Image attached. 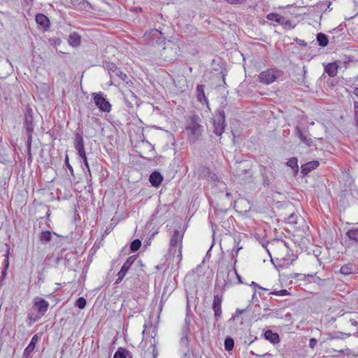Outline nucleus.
<instances>
[{"mask_svg":"<svg viewBox=\"0 0 358 358\" xmlns=\"http://www.w3.org/2000/svg\"><path fill=\"white\" fill-rule=\"evenodd\" d=\"M201 119L196 115H194L190 117V121L187 127L188 134V140L191 143H194L197 141L203 133V127L200 124Z\"/></svg>","mask_w":358,"mask_h":358,"instance_id":"nucleus-1","label":"nucleus"},{"mask_svg":"<svg viewBox=\"0 0 358 358\" xmlns=\"http://www.w3.org/2000/svg\"><path fill=\"white\" fill-rule=\"evenodd\" d=\"M182 238L183 233L175 230L170 240L169 254L173 257L176 256L178 262L182 259Z\"/></svg>","mask_w":358,"mask_h":358,"instance_id":"nucleus-2","label":"nucleus"},{"mask_svg":"<svg viewBox=\"0 0 358 358\" xmlns=\"http://www.w3.org/2000/svg\"><path fill=\"white\" fill-rule=\"evenodd\" d=\"M190 320L185 318V322L180 329V346L182 349L185 355L189 354L190 348Z\"/></svg>","mask_w":358,"mask_h":358,"instance_id":"nucleus-3","label":"nucleus"},{"mask_svg":"<svg viewBox=\"0 0 358 358\" xmlns=\"http://www.w3.org/2000/svg\"><path fill=\"white\" fill-rule=\"evenodd\" d=\"M283 75V71L278 69H267L262 71L259 76V80L260 83L268 85Z\"/></svg>","mask_w":358,"mask_h":358,"instance_id":"nucleus-4","label":"nucleus"},{"mask_svg":"<svg viewBox=\"0 0 358 358\" xmlns=\"http://www.w3.org/2000/svg\"><path fill=\"white\" fill-rule=\"evenodd\" d=\"M106 69L108 70V73L110 77V82L112 83V80L114 81H117L118 80H122L127 83L129 82L128 76L122 72L120 68H118L113 63H107L106 64Z\"/></svg>","mask_w":358,"mask_h":358,"instance_id":"nucleus-5","label":"nucleus"},{"mask_svg":"<svg viewBox=\"0 0 358 358\" xmlns=\"http://www.w3.org/2000/svg\"><path fill=\"white\" fill-rule=\"evenodd\" d=\"M24 127L27 134V144L30 147L32 142V133L34 129L33 110L30 107L27 108L24 114Z\"/></svg>","mask_w":358,"mask_h":358,"instance_id":"nucleus-6","label":"nucleus"},{"mask_svg":"<svg viewBox=\"0 0 358 358\" xmlns=\"http://www.w3.org/2000/svg\"><path fill=\"white\" fill-rule=\"evenodd\" d=\"M225 129V116L224 110L219 113L213 120V132L217 136H221Z\"/></svg>","mask_w":358,"mask_h":358,"instance_id":"nucleus-7","label":"nucleus"},{"mask_svg":"<svg viewBox=\"0 0 358 358\" xmlns=\"http://www.w3.org/2000/svg\"><path fill=\"white\" fill-rule=\"evenodd\" d=\"M176 47L169 43L163 47L160 52V57L166 62L174 61L176 59Z\"/></svg>","mask_w":358,"mask_h":358,"instance_id":"nucleus-8","label":"nucleus"},{"mask_svg":"<svg viewBox=\"0 0 358 358\" xmlns=\"http://www.w3.org/2000/svg\"><path fill=\"white\" fill-rule=\"evenodd\" d=\"M93 99L95 105L99 108L101 111L110 112L111 110V105L106 98L103 97V94L93 93Z\"/></svg>","mask_w":358,"mask_h":358,"instance_id":"nucleus-9","label":"nucleus"},{"mask_svg":"<svg viewBox=\"0 0 358 358\" xmlns=\"http://www.w3.org/2000/svg\"><path fill=\"white\" fill-rule=\"evenodd\" d=\"M34 306L39 314L44 315L48 310L49 303L43 298L37 296L34 299Z\"/></svg>","mask_w":358,"mask_h":358,"instance_id":"nucleus-10","label":"nucleus"},{"mask_svg":"<svg viewBox=\"0 0 358 358\" xmlns=\"http://www.w3.org/2000/svg\"><path fill=\"white\" fill-rule=\"evenodd\" d=\"M222 296L219 295H215L213 303V309L214 310L215 317L218 320L222 315Z\"/></svg>","mask_w":358,"mask_h":358,"instance_id":"nucleus-11","label":"nucleus"},{"mask_svg":"<svg viewBox=\"0 0 358 358\" xmlns=\"http://www.w3.org/2000/svg\"><path fill=\"white\" fill-rule=\"evenodd\" d=\"M198 173L200 178H206L208 180L215 182L217 177L215 173L212 172L209 168L206 166H201L198 169Z\"/></svg>","mask_w":358,"mask_h":358,"instance_id":"nucleus-12","label":"nucleus"},{"mask_svg":"<svg viewBox=\"0 0 358 358\" xmlns=\"http://www.w3.org/2000/svg\"><path fill=\"white\" fill-rule=\"evenodd\" d=\"M261 174L263 178V185L268 187L271 184V180L274 178V175L272 171H270L266 166H263L261 169Z\"/></svg>","mask_w":358,"mask_h":358,"instance_id":"nucleus-13","label":"nucleus"},{"mask_svg":"<svg viewBox=\"0 0 358 358\" xmlns=\"http://www.w3.org/2000/svg\"><path fill=\"white\" fill-rule=\"evenodd\" d=\"M163 180V176L158 171H153L150 177L149 181L153 187H159Z\"/></svg>","mask_w":358,"mask_h":358,"instance_id":"nucleus-14","label":"nucleus"},{"mask_svg":"<svg viewBox=\"0 0 358 358\" xmlns=\"http://www.w3.org/2000/svg\"><path fill=\"white\" fill-rule=\"evenodd\" d=\"M319 166V162L316 160L308 162L303 164L301 167V173L306 176L311 171L314 170Z\"/></svg>","mask_w":358,"mask_h":358,"instance_id":"nucleus-15","label":"nucleus"},{"mask_svg":"<svg viewBox=\"0 0 358 358\" xmlns=\"http://www.w3.org/2000/svg\"><path fill=\"white\" fill-rule=\"evenodd\" d=\"M295 134L300 139V141L306 144L307 146L310 147L313 145V141L310 138L307 137L300 129L299 127H296L295 128Z\"/></svg>","mask_w":358,"mask_h":358,"instance_id":"nucleus-16","label":"nucleus"},{"mask_svg":"<svg viewBox=\"0 0 358 358\" xmlns=\"http://www.w3.org/2000/svg\"><path fill=\"white\" fill-rule=\"evenodd\" d=\"M36 21L44 30H47L49 28L50 21L45 15L41 13L37 14L36 15Z\"/></svg>","mask_w":358,"mask_h":358,"instance_id":"nucleus-17","label":"nucleus"},{"mask_svg":"<svg viewBox=\"0 0 358 358\" xmlns=\"http://www.w3.org/2000/svg\"><path fill=\"white\" fill-rule=\"evenodd\" d=\"M350 333H344L342 331H334L328 334L327 340H344L351 336Z\"/></svg>","mask_w":358,"mask_h":358,"instance_id":"nucleus-18","label":"nucleus"},{"mask_svg":"<svg viewBox=\"0 0 358 358\" xmlns=\"http://www.w3.org/2000/svg\"><path fill=\"white\" fill-rule=\"evenodd\" d=\"M196 99L201 103H208V99L204 93V85H199L196 87Z\"/></svg>","mask_w":358,"mask_h":358,"instance_id":"nucleus-19","label":"nucleus"},{"mask_svg":"<svg viewBox=\"0 0 358 358\" xmlns=\"http://www.w3.org/2000/svg\"><path fill=\"white\" fill-rule=\"evenodd\" d=\"M135 259H136V256H134V255L131 256L129 258H127V259L124 263V264L122 265V266L119 272L126 275L128 271L131 268V265L134 264Z\"/></svg>","mask_w":358,"mask_h":358,"instance_id":"nucleus-20","label":"nucleus"},{"mask_svg":"<svg viewBox=\"0 0 358 358\" xmlns=\"http://www.w3.org/2000/svg\"><path fill=\"white\" fill-rule=\"evenodd\" d=\"M264 337L266 340L271 343L275 344L279 343L280 337L277 333L273 332L271 330H267L264 333Z\"/></svg>","mask_w":358,"mask_h":358,"instance_id":"nucleus-21","label":"nucleus"},{"mask_svg":"<svg viewBox=\"0 0 358 358\" xmlns=\"http://www.w3.org/2000/svg\"><path fill=\"white\" fill-rule=\"evenodd\" d=\"M74 146L78 153L85 150L83 138L80 134H76Z\"/></svg>","mask_w":358,"mask_h":358,"instance_id":"nucleus-22","label":"nucleus"},{"mask_svg":"<svg viewBox=\"0 0 358 358\" xmlns=\"http://www.w3.org/2000/svg\"><path fill=\"white\" fill-rule=\"evenodd\" d=\"M325 72L330 76L334 77L338 72V65L334 63H329L325 66Z\"/></svg>","mask_w":358,"mask_h":358,"instance_id":"nucleus-23","label":"nucleus"},{"mask_svg":"<svg viewBox=\"0 0 358 358\" xmlns=\"http://www.w3.org/2000/svg\"><path fill=\"white\" fill-rule=\"evenodd\" d=\"M69 43L73 47H78L80 44V36L78 34L73 32L69 36Z\"/></svg>","mask_w":358,"mask_h":358,"instance_id":"nucleus-24","label":"nucleus"},{"mask_svg":"<svg viewBox=\"0 0 358 358\" xmlns=\"http://www.w3.org/2000/svg\"><path fill=\"white\" fill-rule=\"evenodd\" d=\"M227 282H226V280L224 279V273L222 272L218 273L217 274L215 286L221 287L222 289H224V287L227 286Z\"/></svg>","mask_w":358,"mask_h":358,"instance_id":"nucleus-25","label":"nucleus"},{"mask_svg":"<svg viewBox=\"0 0 358 358\" xmlns=\"http://www.w3.org/2000/svg\"><path fill=\"white\" fill-rule=\"evenodd\" d=\"M317 41L318 42L319 45L322 47H325L328 45L329 43V38L328 36L323 34V33H319L317 34Z\"/></svg>","mask_w":358,"mask_h":358,"instance_id":"nucleus-26","label":"nucleus"},{"mask_svg":"<svg viewBox=\"0 0 358 358\" xmlns=\"http://www.w3.org/2000/svg\"><path fill=\"white\" fill-rule=\"evenodd\" d=\"M38 337L37 335H34L32 337L29 344L24 350V355L25 354L29 355V353L33 352V350H34V348H35L36 343L38 341Z\"/></svg>","mask_w":358,"mask_h":358,"instance_id":"nucleus-27","label":"nucleus"},{"mask_svg":"<svg viewBox=\"0 0 358 358\" xmlns=\"http://www.w3.org/2000/svg\"><path fill=\"white\" fill-rule=\"evenodd\" d=\"M287 166L290 167L295 173H298L299 166L298 159L296 157H292L287 162Z\"/></svg>","mask_w":358,"mask_h":358,"instance_id":"nucleus-28","label":"nucleus"},{"mask_svg":"<svg viewBox=\"0 0 358 358\" xmlns=\"http://www.w3.org/2000/svg\"><path fill=\"white\" fill-rule=\"evenodd\" d=\"M346 236L350 241L358 243V228L349 230Z\"/></svg>","mask_w":358,"mask_h":358,"instance_id":"nucleus-29","label":"nucleus"},{"mask_svg":"<svg viewBox=\"0 0 358 358\" xmlns=\"http://www.w3.org/2000/svg\"><path fill=\"white\" fill-rule=\"evenodd\" d=\"M287 257L289 256V258L283 257L281 259L282 263H281L280 266H288L291 265L294 262V261L296 260V256L294 255H287Z\"/></svg>","mask_w":358,"mask_h":358,"instance_id":"nucleus-30","label":"nucleus"},{"mask_svg":"<svg viewBox=\"0 0 358 358\" xmlns=\"http://www.w3.org/2000/svg\"><path fill=\"white\" fill-rule=\"evenodd\" d=\"M52 239V233L50 231H43L40 235V241L43 243H47Z\"/></svg>","mask_w":358,"mask_h":358,"instance_id":"nucleus-31","label":"nucleus"},{"mask_svg":"<svg viewBox=\"0 0 358 358\" xmlns=\"http://www.w3.org/2000/svg\"><path fill=\"white\" fill-rule=\"evenodd\" d=\"M234 346V341L231 337H227L224 340V348L227 351H231Z\"/></svg>","mask_w":358,"mask_h":358,"instance_id":"nucleus-32","label":"nucleus"},{"mask_svg":"<svg viewBox=\"0 0 358 358\" xmlns=\"http://www.w3.org/2000/svg\"><path fill=\"white\" fill-rule=\"evenodd\" d=\"M340 272L345 275H349L353 272V266L352 264L344 265L341 266Z\"/></svg>","mask_w":358,"mask_h":358,"instance_id":"nucleus-33","label":"nucleus"},{"mask_svg":"<svg viewBox=\"0 0 358 358\" xmlns=\"http://www.w3.org/2000/svg\"><path fill=\"white\" fill-rule=\"evenodd\" d=\"M129 352L123 348H118V350L115 352L113 358H127V354Z\"/></svg>","mask_w":358,"mask_h":358,"instance_id":"nucleus-34","label":"nucleus"},{"mask_svg":"<svg viewBox=\"0 0 358 358\" xmlns=\"http://www.w3.org/2000/svg\"><path fill=\"white\" fill-rule=\"evenodd\" d=\"M141 246V241L139 239H135L130 245V249L132 252L137 251Z\"/></svg>","mask_w":358,"mask_h":358,"instance_id":"nucleus-35","label":"nucleus"},{"mask_svg":"<svg viewBox=\"0 0 358 358\" xmlns=\"http://www.w3.org/2000/svg\"><path fill=\"white\" fill-rule=\"evenodd\" d=\"M281 17L282 15H280L277 13H271L267 15V19L268 20H271V21H275L278 23H279L280 19H281Z\"/></svg>","mask_w":358,"mask_h":358,"instance_id":"nucleus-36","label":"nucleus"},{"mask_svg":"<svg viewBox=\"0 0 358 358\" xmlns=\"http://www.w3.org/2000/svg\"><path fill=\"white\" fill-rule=\"evenodd\" d=\"M279 24L283 25L285 27H288L289 28H294V25L292 24V22L289 20H287L285 17L282 16L281 19L279 22Z\"/></svg>","mask_w":358,"mask_h":358,"instance_id":"nucleus-37","label":"nucleus"},{"mask_svg":"<svg viewBox=\"0 0 358 358\" xmlns=\"http://www.w3.org/2000/svg\"><path fill=\"white\" fill-rule=\"evenodd\" d=\"M87 304V301L85 298L79 297L76 301V306L80 309H83Z\"/></svg>","mask_w":358,"mask_h":358,"instance_id":"nucleus-38","label":"nucleus"},{"mask_svg":"<svg viewBox=\"0 0 358 358\" xmlns=\"http://www.w3.org/2000/svg\"><path fill=\"white\" fill-rule=\"evenodd\" d=\"M270 294L284 296L289 295V292L287 289H281L279 291H273L270 293Z\"/></svg>","mask_w":358,"mask_h":358,"instance_id":"nucleus-39","label":"nucleus"},{"mask_svg":"<svg viewBox=\"0 0 358 358\" xmlns=\"http://www.w3.org/2000/svg\"><path fill=\"white\" fill-rule=\"evenodd\" d=\"M296 217L297 215L295 213H292L287 217V222L291 224H296Z\"/></svg>","mask_w":358,"mask_h":358,"instance_id":"nucleus-40","label":"nucleus"},{"mask_svg":"<svg viewBox=\"0 0 358 358\" xmlns=\"http://www.w3.org/2000/svg\"><path fill=\"white\" fill-rule=\"evenodd\" d=\"M124 277H125V275L118 272L117 278L116 281L115 282V285L120 284L122 281V280L124 279Z\"/></svg>","mask_w":358,"mask_h":358,"instance_id":"nucleus-41","label":"nucleus"},{"mask_svg":"<svg viewBox=\"0 0 358 358\" xmlns=\"http://www.w3.org/2000/svg\"><path fill=\"white\" fill-rule=\"evenodd\" d=\"M236 262H237V260H236V259H235V260H234V273H235V274H236V278H237V279H238V282H239L240 283H243V282H242V280H241V275L238 273L237 270H236Z\"/></svg>","mask_w":358,"mask_h":358,"instance_id":"nucleus-42","label":"nucleus"},{"mask_svg":"<svg viewBox=\"0 0 358 358\" xmlns=\"http://www.w3.org/2000/svg\"><path fill=\"white\" fill-rule=\"evenodd\" d=\"M65 164L68 168V169L69 170V171L71 173V174H73V167L71 166V164H69V157H68V155H66V159H65Z\"/></svg>","mask_w":358,"mask_h":358,"instance_id":"nucleus-43","label":"nucleus"},{"mask_svg":"<svg viewBox=\"0 0 358 358\" xmlns=\"http://www.w3.org/2000/svg\"><path fill=\"white\" fill-rule=\"evenodd\" d=\"M227 3L231 4H241L245 1V0H225Z\"/></svg>","mask_w":358,"mask_h":358,"instance_id":"nucleus-44","label":"nucleus"},{"mask_svg":"<svg viewBox=\"0 0 358 358\" xmlns=\"http://www.w3.org/2000/svg\"><path fill=\"white\" fill-rule=\"evenodd\" d=\"M27 155H28L27 160H28V162H32V155L31 153V145L30 147H29L28 144L27 143Z\"/></svg>","mask_w":358,"mask_h":358,"instance_id":"nucleus-45","label":"nucleus"},{"mask_svg":"<svg viewBox=\"0 0 358 358\" xmlns=\"http://www.w3.org/2000/svg\"><path fill=\"white\" fill-rule=\"evenodd\" d=\"M317 343V341L315 338H310L309 341V347L310 348L313 349L315 347Z\"/></svg>","mask_w":358,"mask_h":358,"instance_id":"nucleus-46","label":"nucleus"},{"mask_svg":"<svg viewBox=\"0 0 358 358\" xmlns=\"http://www.w3.org/2000/svg\"><path fill=\"white\" fill-rule=\"evenodd\" d=\"M251 287H252L254 289H262V290H268L267 289L259 285L257 283H256L255 282H252L251 285H250Z\"/></svg>","mask_w":358,"mask_h":358,"instance_id":"nucleus-47","label":"nucleus"},{"mask_svg":"<svg viewBox=\"0 0 358 358\" xmlns=\"http://www.w3.org/2000/svg\"><path fill=\"white\" fill-rule=\"evenodd\" d=\"M251 354L253 355L257 356V357H264V356H265L267 354V352H262V353H257V352H255L254 351H251Z\"/></svg>","mask_w":358,"mask_h":358,"instance_id":"nucleus-48","label":"nucleus"},{"mask_svg":"<svg viewBox=\"0 0 358 358\" xmlns=\"http://www.w3.org/2000/svg\"><path fill=\"white\" fill-rule=\"evenodd\" d=\"M78 155L83 159V160H85L87 158L85 151H83L82 152H78Z\"/></svg>","mask_w":358,"mask_h":358,"instance_id":"nucleus-49","label":"nucleus"},{"mask_svg":"<svg viewBox=\"0 0 358 358\" xmlns=\"http://www.w3.org/2000/svg\"><path fill=\"white\" fill-rule=\"evenodd\" d=\"M350 323L352 325V326H357V322L356 321V320L355 319H350Z\"/></svg>","mask_w":358,"mask_h":358,"instance_id":"nucleus-50","label":"nucleus"},{"mask_svg":"<svg viewBox=\"0 0 358 358\" xmlns=\"http://www.w3.org/2000/svg\"><path fill=\"white\" fill-rule=\"evenodd\" d=\"M252 301L253 302H258V301H258V299H257V296H256V291H255V292H254V294H253V295H252Z\"/></svg>","mask_w":358,"mask_h":358,"instance_id":"nucleus-51","label":"nucleus"},{"mask_svg":"<svg viewBox=\"0 0 358 358\" xmlns=\"http://www.w3.org/2000/svg\"><path fill=\"white\" fill-rule=\"evenodd\" d=\"M151 347L152 348V354H153V356H154V358H155V356H156V353H155V351H156L155 344V343H151Z\"/></svg>","mask_w":358,"mask_h":358,"instance_id":"nucleus-52","label":"nucleus"},{"mask_svg":"<svg viewBox=\"0 0 358 358\" xmlns=\"http://www.w3.org/2000/svg\"><path fill=\"white\" fill-rule=\"evenodd\" d=\"M83 162H84L85 166L87 169L88 171H90V166H89V164L87 162V159H86L85 160H83Z\"/></svg>","mask_w":358,"mask_h":358,"instance_id":"nucleus-53","label":"nucleus"},{"mask_svg":"<svg viewBox=\"0 0 358 358\" xmlns=\"http://www.w3.org/2000/svg\"><path fill=\"white\" fill-rule=\"evenodd\" d=\"M245 311V309H237L236 313L240 315V314L243 313Z\"/></svg>","mask_w":358,"mask_h":358,"instance_id":"nucleus-54","label":"nucleus"},{"mask_svg":"<svg viewBox=\"0 0 358 358\" xmlns=\"http://www.w3.org/2000/svg\"><path fill=\"white\" fill-rule=\"evenodd\" d=\"M27 4H32L34 0H24Z\"/></svg>","mask_w":358,"mask_h":358,"instance_id":"nucleus-55","label":"nucleus"},{"mask_svg":"<svg viewBox=\"0 0 358 358\" xmlns=\"http://www.w3.org/2000/svg\"><path fill=\"white\" fill-rule=\"evenodd\" d=\"M353 93L358 97V87H355Z\"/></svg>","mask_w":358,"mask_h":358,"instance_id":"nucleus-56","label":"nucleus"},{"mask_svg":"<svg viewBox=\"0 0 358 358\" xmlns=\"http://www.w3.org/2000/svg\"><path fill=\"white\" fill-rule=\"evenodd\" d=\"M241 249H242V247H238V248H237L236 251V255H238V251H239Z\"/></svg>","mask_w":358,"mask_h":358,"instance_id":"nucleus-57","label":"nucleus"},{"mask_svg":"<svg viewBox=\"0 0 358 358\" xmlns=\"http://www.w3.org/2000/svg\"><path fill=\"white\" fill-rule=\"evenodd\" d=\"M42 282L43 281V278L41 276H38V282L37 283H39L40 282Z\"/></svg>","mask_w":358,"mask_h":358,"instance_id":"nucleus-58","label":"nucleus"},{"mask_svg":"<svg viewBox=\"0 0 358 358\" xmlns=\"http://www.w3.org/2000/svg\"><path fill=\"white\" fill-rule=\"evenodd\" d=\"M306 73V71L303 68V80L305 79Z\"/></svg>","mask_w":358,"mask_h":358,"instance_id":"nucleus-59","label":"nucleus"},{"mask_svg":"<svg viewBox=\"0 0 358 358\" xmlns=\"http://www.w3.org/2000/svg\"><path fill=\"white\" fill-rule=\"evenodd\" d=\"M301 44L304 45H306V43L304 42V41H302V42H301Z\"/></svg>","mask_w":358,"mask_h":358,"instance_id":"nucleus-60","label":"nucleus"},{"mask_svg":"<svg viewBox=\"0 0 358 358\" xmlns=\"http://www.w3.org/2000/svg\"><path fill=\"white\" fill-rule=\"evenodd\" d=\"M301 44L304 45H306V43L304 42V41H302V42H301Z\"/></svg>","mask_w":358,"mask_h":358,"instance_id":"nucleus-61","label":"nucleus"},{"mask_svg":"<svg viewBox=\"0 0 358 358\" xmlns=\"http://www.w3.org/2000/svg\"><path fill=\"white\" fill-rule=\"evenodd\" d=\"M230 195H231V194H230V193H229V192H227V193H226V196H229Z\"/></svg>","mask_w":358,"mask_h":358,"instance_id":"nucleus-62","label":"nucleus"},{"mask_svg":"<svg viewBox=\"0 0 358 358\" xmlns=\"http://www.w3.org/2000/svg\"><path fill=\"white\" fill-rule=\"evenodd\" d=\"M226 273H227V276H228V275H229V271L227 269V272H226Z\"/></svg>","mask_w":358,"mask_h":358,"instance_id":"nucleus-63","label":"nucleus"},{"mask_svg":"<svg viewBox=\"0 0 358 358\" xmlns=\"http://www.w3.org/2000/svg\"><path fill=\"white\" fill-rule=\"evenodd\" d=\"M153 31H155V33L159 32L158 29H155Z\"/></svg>","mask_w":358,"mask_h":358,"instance_id":"nucleus-64","label":"nucleus"}]
</instances>
